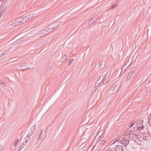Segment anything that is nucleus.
I'll use <instances>...</instances> for the list:
<instances>
[{"label": "nucleus", "instance_id": "1", "mask_svg": "<svg viewBox=\"0 0 151 151\" xmlns=\"http://www.w3.org/2000/svg\"><path fill=\"white\" fill-rule=\"evenodd\" d=\"M59 24L57 21H55L52 23L50 24L47 27V30H43L40 32V34H41V36H43L47 34L48 30H49V32H51L52 30L54 27L55 26L56 27L58 26Z\"/></svg>", "mask_w": 151, "mask_h": 151}, {"label": "nucleus", "instance_id": "2", "mask_svg": "<svg viewBox=\"0 0 151 151\" xmlns=\"http://www.w3.org/2000/svg\"><path fill=\"white\" fill-rule=\"evenodd\" d=\"M137 129L139 132L141 133L143 137H148L150 134L148 132V130L143 125L138 127Z\"/></svg>", "mask_w": 151, "mask_h": 151}, {"label": "nucleus", "instance_id": "3", "mask_svg": "<svg viewBox=\"0 0 151 151\" xmlns=\"http://www.w3.org/2000/svg\"><path fill=\"white\" fill-rule=\"evenodd\" d=\"M27 18L25 17L21 21L19 20V19L17 20V21H15L14 23L12 24L11 25H13L14 26L18 25L20 23H23L27 21H28L27 19Z\"/></svg>", "mask_w": 151, "mask_h": 151}, {"label": "nucleus", "instance_id": "4", "mask_svg": "<svg viewBox=\"0 0 151 151\" xmlns=\"http://www.w3.org/2000/svg\"><path fill=\"white\" fill-rule=\"evenodd\" d=\"M129 140L127 138H124L121 141V144L123 145L126 148V146L129 144Z\"/></svg>", "mask_w": 151, "mask_h": 151}, {"label": "nucleus", "instance_id": "5", "mask_svg": "<svg viewBox=\"0 0 151 151\" xmlns=\"http://www.w3.org/2000/svg\"><path fill=\"white\" fill-rule=\"evenodd\" d=\"M35 125H34L29 129L27 134V137L30 136L33 134L35 130Z\"/></svg>", "mask_w": 151, "mask_h": 151}, {"label": "nucleus", "instance_id": "6", "mask_svg": "<svg viewBox=\"0 0 151 151\" xmlns=\"http://www.w3.org/2000/svg\"><path fill=\"white\" fill-rule=\"evenodd\" d=\"M15 43H13L12 45V46L11 47H13V48L10 51H9V55H10L11 53H12L14 51H15L18 47V46L17 45V43H15V44H15Z\"/></svg>", "mask_w": 151, "mask_h": 151}, {"label": "nucleus", "instance_id": "7", "mask_svg": "<svg viewBox=\"0 0 151 151\" xmlns=\"http://www.w3.org/2000/svg\"><path fill=\"white\" fill-rule=\"evenodd\" d=\"M7 5V2L6 1H4L0 6V10L4 11L6 8Z\"/></svg>", "mask_w": 151, "mask_h": 151}, {"label": "nucleus", "instance_id": "8", "mask_svg": "<svg viewBox=\"0 0 151 151\" xmlns=\"http://www.w3.org/2000/svg\"><path fill=\"white\" fill-rule=\"evenodd\" d=\"M13 48V47H11L9 48V49L7 50H5L0 55V58L2 57L3 56H4L6 55V54H7L9 52V51L11 50Z\"/></svg>", "mask_w": 151, "mask_h": 151}, {"label": "nucleus", "instance_id": "9", "mask_svg": "<svg viewBox=\"0 0 151 151\" xmlns=\"http://www.w3.org/2000/svg\"><path fill=\"white\" fill-rule=\"evenodd\" d=\"M124 148L122 146L118 145L115 148V151H123Z\"/></svg>", "mask_w": 151, "mask_h": 151}, {"label": "nucleus", "instance_id": "10", "mask_svg": "<svg viewBox=\"0 0 151 151\" xmlns=\"http://www.w3.org/2000/svg\"><path fill=\"white\" fill-rule=\"evenodd\" d=\"M134 73V71L133 70L129 71L127 78V81H129L131 78Z\"/></svg>", "mask_w": 151, "mask_h": 151}, {"label": "nucleus", "instance_id": "11", "mask_svg": "<svg viewBox=\"0 0 151 151\" xmlns=\"http://www.w3.org/2000/svg\"><path fill=\"white\" fill-rule=\"evenodd\" d=\"M20 67L21 68L20 69L21 70H24L28 68V67L26 64H22L20 66Z\"/></svg>", "mask_w": 151, "mask_h": 151}, {"label": "nucleus", "instance_id": "12", "mask_svg": "<svg viewBox=\"0 0 151 151\" xmlns=\"http://www.w3.org/2000/svg\"><path fill=\"white\" fill-rule=\"evenodd\" d=\"M134 135L135 136V137H136V135L134 134L133 133H132L131 132L129 134V137L130 139L131 140H132L134 139L135 138H134Z\"/></svg>", "mask_w": 151, "mask_h": 151}, {"label": "nucleus", "instance_id": "13", "mask_svg": "<svg viewBox=\"0 0 151 151\" xmlns=\"http://www.w3.org/2000/svg\"><path fill=\"white\" fill-rule=\"evenodd\" d=\"M118 4L117 1H114L112 3V5L111 6V8L112 9L115 7Z\"/></svg>", "mask_w": 151, "mask_h": 151}, {"label": "nucleus", "instance_id": "14", "mask_svg": "<svg viewBox=\"0 0 151 151\" xmlns=\"http://www.w3.org/2000/svg\"><path fill=\"white\" fill-rule=\"evenodd\" d=\"M42 134H43V130H41L40 131V132L38 138L37 140V142H38L39 140V139H40L42 137Z\"/></svg>", "mask_w": 151, "mask_h": 151}, {"label": "nucleus", "instance_id": "15", "mask_svg": "<svg viewBox=\"0 0 151 151\" xmlns=\"http://www.w3.org/2000/svg\"><path fill=\"white\" fill-rule=\"evenodd\" d=\"M103 63V61L102 60H100L99 63V68L100 69H102L103 67H102V65Z\"/></svg>", "mask_w": 151, "mask_h": 151}, {"label": "nucleus", "instance_id": "16", "mask_svg": "<svg viewBox=\"0 0 151 151\" xmlns=\"http://www.w3.org/2000/svg\"><path fill=\"white\" fill-rule=\"evenodd\" d=\"M120 86V85L119 84L116 85L114 84L113 86V89H112L113 90L116 89H118L119 87Z\"/></svg>", "mask_w": 151, "mask_h": 151}, {"label": "nucleus", "instance_id": "17", "mask_svg": "<svg viewBox=\"0 0 151 151\" xmlns=\"http://www.w3.org/2000/svg\"><path fill=\"white\" fill-rule=\"evenodd\" d=\"M131 132L130 131H127L124 133L123 136H127L128 135H129Z\"/></svg>", "mask_w": 151, "mask_h": 151}, {"label": "nucleus", "instance_id": "18", "mask_svg": "<svg viewBox=\"0 0 151 151\" xmlns=\"http://www.w3.org/2000/svg\"><path fill=\"white\" fill-rule=\"evenodd\" d=\"M109 79L106 78L103 81V83L104 85H105L109 81Z\"/></svg>", "mask_w": 151, "mask_h": 151}, {"label": "nucleus", "instance_id": "19", "mask_svg": "<svg viewBox=\"0 0 151 151\" xmlns=\"http://www.w3.org/2000/svg\"><path fill=\"white\" fill-rule=\"evenodd\" d=\"M136 122L134 121L131 123L129 125V126L130 128L132 127H133V125L136 124Z\"/></svg>", "mask_w": 151, "mask_h": 151}, {"label": "nucleus", "instance_id": "20", "mask_svg": "<svg viewBox=\"0 0 151 151\" xmlns=\"http://www.w3.org/2000/svg\"><path fill=\"white\" fill-rule=\"evenodd\" d=\"M138 124L140 125H142L143 123V121L142 120H139L138 121Z\"/></svg>", "mask_w": 151, "mask_h": 151}, {"label": "nucleus", "instance_id": "21", "mask_svg": "<svg viewBox=\"0 0 151 151\" xmlns=\"http://www.w3.org/2000/svg\"><path fill=\"white\" fill-rule=\"evenodd\" d=\"M105 75L103 76L100 77L99 79H100L101 81H104V79L105 78Z\"/></svg>", "mask_w": 151, "mask_h": 151}, {"label": "nucleus", "instance_id": "22", "mask_svg": "<svg viewBox=\"0 0 151 151\" xmlns=\"http://www.w3.org/2000/svg\"><path fill=\"white\" fill-rule=\"evenodd\" d=\"M105 75L103 76L100 77L99 79H100L101 81H104V79L105 78Z\"/></svg>", "mask_w": 151, "mask_h": 151}, {"label": "nucleus", "instance_id": "23", "mask_svg": "<svg viewBox=\"0 0 151 151\" xmlns=\"http://www.w3.org/2000/svg\"><path fill=\"white\" fill-rule=\"evenodd\" d=\"M105 75L103 76L100 77L99 79H100L101 81H104V79L105 78Z\"/></svg>", "mask_w": 151, "mask_h": 151}, {"label": "nucleus", "instance_id": "24", "mask_svg": "<svg viewBox=\"0 0 151 151\" xmlns=\"http://www.w3.org/2000/svg\"><path fill=\"white\" fill-rule=\"evenodd\" d=\"M85 142V139H83L82 140H81V141H80L79 142V144L81 143H84Z\"/></svg>", "mask_w": 151, "mask_h": 151}, {"label": "nucleus", "instance_id": "25", "mask_svg": "<svg viewBox=\"0 0 151 151\" xmlns=\"http://www.w3.org/2000/svg\"><path fill=\"white\" fill-rule=\"evenodd\" d=\"M96 22V21L95 20V18H93V19H91V20L90 22V23L91 22V24H92V23H93L94 22Z\"/></svg>", "mask_w": 151, "mask_h": 151}, {"label": "nucleus", "instance_id": "26", "mask_svg": "<svg viewBox=\"0 0 151 151\" xmlns=\"http://www.w3.org/2000/svg\"><path fill=\"white\" fill-rule=\"evenodd\" d=\"M63 58L65 60L67 59L68 58V55L67 54H65L63 56Z\"/></svg>", "mask_w": 151, "mask_h": 151}, {"label": "nucleus", "instance_id": "27", "mask_svg": "<svg viewBox=\"0 0 151 151\" xmlns=\"http://www.w3.org/2000/svg\"><path fill=\"white\" fill-rule=\"evenodd\" d=\"M0 83L3 86H5L6 85V83L5 82H2L1 81H0Z\"/></svg>", "mask_w": 151, "mask_h": 151}, {"label": "nucleus", "instance_id": "28", "mask_svg": "<svg viewBox=\"0 0 151 151\" xmlns=\"http://www.w3.org/2000/svg\"><path fill=\"white\" fill-rule=\"evenodd\" d=\"M30 16L29 15L28 16H27L26 17H26L27 18V20H28V21L29 20H30L31 19H32L31 18H30Z\"/></svg>", "mask_w": 151, "mask_h": 151}, {"label": "nucleus", "instance_id": "29", "mask_svg": "<svg viewBox=\"0 0 151 151\" xmlns=\"http://www.w3.org/2000/svg\"><path fill=\"white\" fill-rule=\"evenodd\" d=\"M102 81H101L100 79H99V78L96 83H98L99 84H100L102 82Z\"/></svg>", "mask_w": 151, "mask_h": 151}, {"label": "nucleus", "instance_id": "30", "mask_svg": "<svg viewBox=\"0 0 151 151\" xmlns=\"http://www.w3.org/2000/svg\"><path fill=\"white\" fill-rule=\"evenodd\" d=\"M99 86V84L97 83H96L95 84V85L94 87L93 88H96L97 86V88H98Z\"/></svg>", "mask_w": 151, "mask_h": 151}, {"label": "nucleus", "instance_id": "31", "mask_svg": "<svg viewBox=\"0 0 151 151\" xmlns=\"http://www.w3.org/2000/svg\"><path fill=\"white\" fill-rule=\"evenodd\" d=\"M51 68L50 67H48L47 68V71L48 72H49L51 70Z\"/></svg>", "mask_w": 151, "mask_h": 151}, {"label": "nucleus", "instance_id": "32", "mask_svg": "<svg viewBox=\"0 0 151 151\" xmlns=\"http://www.w3.org/2000/svg\"><path fill=\"white\" fill-rule=\"evenodd\" d=\"M26 145V142H24L21 145L23 147L25 146V145Z\"/></svg>", "mask_w": 151, "mask_h": 151}, {"label": "nucleus", "instance_id": "33", "mask_svg": "<svg viewBox=\"0 0 151 151\" xmlns=\"http://www.w3.org/2000/svg\"><path fill=\"white\" fill-rule=\"evenodd\" d=\"M3 11H1V10H0V18L3 15Z\"/></svg>", "mask_w": 151, "mask_h": 151}, {"label": "nucleus", "instance_id": "34", "mask_svg": "<svg viewBox=\"0 0 151 151\" xmlns=\"http://www.w3.org/2000/svg\"><path fill=\"white\" fill-rule=\"evenodd\" d=\"M29 15L30 17V18L32 19L34 17V14H33L32 13L30 14Z\"/></svg>", "mask_w": 151, "mask_h": 151}, {"label": "nucleus", "instance_id": "35", "mask_svg": "<svg viewBox=\"0 0 151 151\" xmlns=\"http://www.w3.org/2000/svg\"><path fill=\"white\" fill-rule=\"evenodd\" d=\"M30 136L27 137V138H26V139H27V140L29 141L30 140Z\"/></svg>", "mask_w": 151, "mask_h": 151}, {"label": "nucleus", "instance_id": "36", "mask_svg": "<svg viewBox=\"0 0 151 151\" xmlns=\"http://www.w3.org/2000/svg\"><path fill=\"white\" fill-rule=\"evenodd\" d=\"M23 148V147L21 145H20L19 146V149L17 151H20Z\"/></svg>", "mask_w": 151, "mask_h": 151}, {"label": "nucleus", "instance_id": "37", "mask_svg": "<svg viewBox=\"0 0 151 151\" xmlns=\"http://www.w3.org/2000/svg\"><path fill=\"white\" fill-rule=\"evenodd\" d=\"M72 62V61L70 59L69 60V62L68 65H69L71 64Z\"/></svg>", "mask_w": 151, "mask_h": 151}, {"label": "nucleus", "instance_id": "38", "mask_svg": "<svg viewBox=\"0 0 151 151\" xmlns=\"http://www.w3.org/2000/svg\"><path fill=\"white\" fill-rule=\"evenodd\" d=\"M17 141H15V142L14 145V147H15L17 144Z\"/></svg>", "mask_w": 151, "mask_h": 151}, {"label": "nucleus", "instance_id": "39", "mask_svg": "<svg viewBox=\"0 0 151 151\" xmlns=\"http://www.w3.org/2000/svg\"><path fill=\"white\" fill-rule=\"evenodd\" d=\"M95 18V20L96 21V22L97 21L98 19V17L94 18Z\"/></svg>", "mask_w": 151, "mask_h": 151}, {"label": "nucleus", "instance_id": "40", "mask_svg": "<svg viewBox=\"0 0 151 151\" xmlns=\"http://www.w3.org/2000/svg\"><path fill=\"white\" fill-rule=\"evenodd\" d=\"M25 142H26V144H27V142H28V141H27V139H26L25 140Z\"/></svg>", "mask_w": 151, "mask_h": 151}, {"label": "nucleus", "instance_id": "41", "mask_svg": "<svg viewBox=\"0 0 151 151\" xmlns=\"http://www.w3.org/2000/svg\"><path fill=\"white\" fill-rule=\"evenodd\" d=\"M2 148H1V147H0V151H2Z\"/></svg>", "mask_w": 151, "mask_h": 151}, {"label": "nucleus", "instance_id": "42", "mask_svg": "<svg viewBox=\"0 0 151 151\" xmlns=\"http://www.w3.org/2000/svg\"><path fill=\"white\" fill-rule=\"evenodd\" d=\"M118 30V28H116V29H115V31H117Z\"/></svg>", "mask_w": 151, "mask_h": 151}, {"label": "nucleus", "instance_id": "43", "mask_svg": "<svg viewBox=\"0 0 151 151\" xmlns=\"http://www.w3.org/2000/svg\"><path fill=\"white\" fill-rule=\"evenodd\" d=\"M70 60L72 61H73V58H72L71 59H70Z\"/></svg>", "mask_w": 151, "mask_h": 151}, {"label": "nucleus", "instance_id": "44", "mask_svg": "<svg viewBox=\"0 0 151 151\" xmlns=\"http://www.w3.org/2000/svg\"><path fill=\"white\" fill-rule=\"evenodd\" d=\"M116 142L114 141L113 143V144H114L115 143H116Z\"/></svg>", "mask_w": 151, "mask_h": 151}, {"label": "nucleus", "instance_id": "45", "mask_svg": "<svg viewBox=\"0 0 151 151\" xmlns=\"http://www.w3.org/2000/svg\"><path fill=\"white\" fill-rule=\"evenodd\" d=\"M18 141H19V139H17L16 141H17V142H18Z\"/></svg>", "mask_w": 151, "mask_h": 151}, {"label": "nucleus", "instance_id": "46", "mask_svg": "<svg viewBox=\"0 0 151 151\" xmlns=\"http://www.w3.org/2000/svg\"><path fill=\"white\" fill-rule=\"evenodd\" d=\"M150 127H151V123L150 124Z\"/></svg>", "mask_w": 151, "mask_h": 151}, {"label": "nucleus", "instance_id": "47", "mask_svg": "<svg viewBox=\"0 0 151 151\" xmlns=\"http://www.w3.org/2000/svg\"><path fill=\"white\" fill-rule=\"evenodd\" d=\"M104 141H103V140H102L101 141V142H104Z\"/></svg>", "mask_w": 151, "mask_h": 151}, {"label": "nucleus", "instance_id": "48", "mask_svg": "<svg viewBox=\"0 0 151 151\" xmlns=\"http://www.w3.org/2000/svg\"><path fill=\"white\" fill-rule=\"evenodd\" d=\"M151 82V81H149V83H150Z\"/></svg>", "mask_w": 151, "mask_h": 151}, {"label": "nucleus", "instance_id": "49", "mask_svg": "<svg viewBox=\"0 0 151 151\" xmlns=\"http://www.w3.org/2000/svg\"><path fill=\"white\" fill-rule=\"evenodd\" d=\"M150 116H151V113L150 114Z\"/></svg>", "mask_w": 151, "mask_h": 151}, {"label": "nucleus", "instance_id": "50", "mask_svg": "<svg viewBox=\"0 0 151 151\" xmlns=\"http://www.w3.org/2000/svg\"><path fill=\"white\" fill-rule=\"evenodd\" d=\"M22 19V18H20L19 19Z\"/></svg>", "mask_w": 151, "mask_h": 151}, {"label": "nucleus", "instance_id": "51", "mask_svg": "<svg viewBox=\"0 0 151 151\" xmlns=\"http://www.w3.org/2000/svg\"><path fill=\"white\" fill-rule=\"evenodd\" d=\"M24 139H26V137H25Z\"/></svg>", "mask_w": 151, "mask_h": 151}]
</instances>
